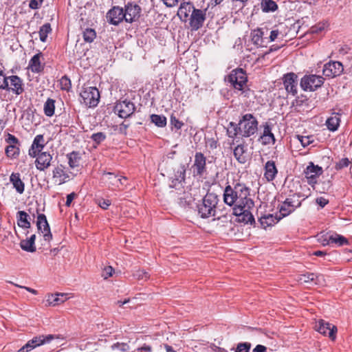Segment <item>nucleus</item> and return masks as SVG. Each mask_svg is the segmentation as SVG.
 Wrapping results in <instances>:
<instances>
[{"mask_svg": "<svg viewBox=\"0 0 352 352\" xmlns=\"http://www.w3.org/2000/svg\"><path fill=\"white\" fill-rule=\"evenodd\" d=\"M224 203L230 206L237 207L243 205L245 208L252 206L253 199L250 188L243 183H236L233 186L228 185L223 192Z\"/></svg>", "mask_w": 352, "mask_h": 352, "instance_id": "f257e3e1", "label": "nucleus"}, {"mask_svg": "<svg viewBox=\"0 0 352 352\" xmlns=\"http://www.w3.org/2000/svg\"><path fill=\"white\" fill-rule=\"evenodd\" d=\"M258 121L251 113H246L242 116L238 124L230 122L227 129V133L230 138H234L237 135L242 138H249L254 135L258 130Z\"/></svg>", "mask_w": 352, "mask_h": 352, "instance_id": "f03ea898", "label": "nucleus"}, {"mask_svg": "<svg viewBox=\"0 0 352 352\" xmlns=\"http://www.w3.org/2000/svg\"><path fill=\"white\" fill-rule=\"evenodd\" d=\"M219 197L214 193L208 192L197 205L198 214L201 218L206 219L217 215Z\"/></svg>", "mask_w": 352, "mask_h": 352, "instance_id": "7ed1b4c3", "label": "nucleus"}, {"mask_svg": "<svg viewBox=\"0 0 352 352\" xmlns=\"http://www.w3.org/2000/svg\"><path fill=\"white\" fill-rule=\"evenodd\" d=\"M225 80L231 84V85L237 90L245 93L244 89L248 82V76L241 68L233 69L231 73L226 76Z\"/></svg>", "mask_w": 352, "mask_h": 352, "instance_id": "20e7f679", "label": "nucleus"}, {"mask_svg": "<svg viewBox=\"0 0 352 352\" xmlns=\"http://www.w3.org/2000/svg\"><path fill=\"white\" fill-rule=\"evenodd\" d=\"M80 98L82 103L89 107H94L98 104L100 93L96 87H87L81 91Z\"/></svg>", "mask_w": 352, "mask_h": 352, "instance_id": "39448f33", "label": "nucleus"}, {"mask_svg": "<svg viewBox=\"0 0 352 352\" xmlns=\"http://www.w3.org/2000/svg\"><path fill=\"white\" fill-rule=\"evenodd\" d=\"M254 208V202L252 201V206L249 208H245L244 206H241L233 208V214L237 217V220L239 222L244 223L245 224L250 223L252 224L255 223V220L254 216L252 214V210Z\"/></svg>", "mask_w": 352, "mask_h": 352, "instance_id": "423d86ee", "label": "nucleus"}, {"mask_svg": "<svg viewBox=\"0 0 352 352\" xmlns=\"http://www.w3.org/2000/svg\"><path fill=\"white\" fill-rule=\"evenodd\" d=\"M324 83V78L317 75H307L301 78L300 87L304 91H314Z\"/></svg>", "mask_w": 352, "mask_h": 352, "instance_id": "0eeeda50", "label": "nucleus"}, {"mask_svg": "<svg viewBox=\"0 0 352 352\" xmlns=\"http://www.w3.org/2000/svg\"><path fill=\"white\" fill-rule=\"evenodd\" d=\"M207 9H194L189 17V25L192 31H197L203 27L206 19Z\"/></svg>", "mask_w": 352, "mask_h": 352, "instance_id": "6e6552de", "label": "nucleus"}, {"mask_svg": "<svg viewBox=\"0 0 352 352\" xmlns=\"http://www.w3.org/2000/svg\"><path fill=\"white\" fill-rule=\"evenodd\" d=\"M8 88L3 89L8 91L12 92L17 96L22 94L24 89V83L23 80L16 75L7 76Z\"/></svg>", "mask_w": 352, "mask_h": 352, "instance_id": "1a4fd4ad", "label": "nucleus"}, {"mask_svg": "<svg viewBox=\"0 0 352 352\" xmlns=\"http://www.w3.org/2000/svg\"><path fill=\"white\" fill-rule=\"evenodd\" d=\"M114 110L118 113L119 117L126 118L134 113L135 106L132 102L124 100L117 102L114 107Z\"/></svg>", "mask_w": 352, "mask_h": 352, "instance_id": "9d476101", "label": "nucleus"}, {"mask_svg": "<svg viewBox=\"0 0 352 352\" xmlns=\"http://www.w3.org/2000/svg\"><path fill=\"white\" fill-rule=\"evenodd\" d=\"M283 82L286 91L295 96L298 93V76L293 72L287 73L283 77Z\"/></svg>", "mask_w": 352, "mask_h": 352, "instance_id": "9b49d317", "label": "nucleus"}, {"mask_svg": "<svg viewBox=\"0 0 352 352\" xmlns=\"http://www.w3.org/2000/svg\"><path fill=\"white\" fill-rule=\"evenodd\" d=\"M322 173V168L318 165H314L313 162H309V164L304 170V174L307 179V182L311 186L317 183V178Z\"/></svg>", "mask_w": 352, "mask_h": 352, "instance_id": "f8f14e48", "label": "nucleus"}, {"mask_svg": "<svg viewBox=\"0 0 352 352\" xmlns=\"http://www.w3.org/2000/svg\"><path fill=\"white\" fill-rule=\"evenodd\" d=\"M315 329L324 336H328L331 339L335 340L337 327L324 320L316 322Z\"/></svg>", "mask_w": 352, "mask_h": 352, "instance_id": "ddd939ff", "label": "nucleus"}, {"mask_svg": "<svg viewBox=\"0 0 352 352\" xmlns=\"http://www.w3.org/2000/svg\"><path fill=\"white\" fill-rule=\"evenodd\" d=\"M36 226L38 232L43 234L44 240L50 241L52 239L50 228L44 214H38L36 219Z\"/></svg>", "mask_w": 352, "mask_h": 352, "instance_id": "4468645a", "label": "nucleus"}, {"mask_svg": "<svg viewBox=\"0 0 352 352\" xmlns=\"http://www.w3.org/2000/svg\"><path fill=\"white\" fill-rule=\"evenodd\" d=\"M141 10L142 9L138 5L131 2L127 3L124 10V15H126L125 21L131 23L138 20L140 16Z\"/></svg>", "mask_w": 352, "mask_h": 352, "instance_id": "2eb2a0df", "label": "nucleus"}, {"mask_svg": "<svg viewBox=\"0 0 352 352\" xmlns=\"http://www.w3.org/2000/svg\"><path fill=\"white\" fill-rule=\"evenodd\" d=\"M124 9L119 6H113L107 13V21L114 25H118L124 19L125 20Z\"/></svg>", "mask_w": 352, "mask_h": 352, "instance_id": "dca6fc26", "label": "nucleus"}, {"mask_svg": "<svg viewBox=\"0 0 352 352\" xmlns=\"http://www.w3.org/2000/svg\"><path fill=\"white\" fill-rule=\"evenodd\" d=\"M343 70V65L340 62L333 61L325 64L322 72L325 76L333 78L340 76Z\"/></svg>", "mask_w": 352, "mask_h": 352, "instance_id": "f3484780", "label": "nucleus"}, {"mask_svg": "<svg viewBox=\"0 0 352 352\" xmlns=\"http://www.w3.org/2000/svg\"><path fill=\"white\" fill-rule=\"evenodd\" d=\"M52 156L47 152H39L36 155L35 161L36 167L38 170L43 171L51 165Z\"/></svg>", "mask_w": 352, "mask_h": 352, "instance_id": "a211bd4d", "label": "nucleus"}, {"mask_svg": "<svg viewBox=\"0 0 352 352\" xmlns=\"http://www.w3.org/2000/svg\"><path fill=\"white\" fill-rule=\"evenodd\" d=\"M69 177V175L65 170V167L62 164L57 166L52 170V178L58 185L65 183Z\"/></svg>", "mask_w": 352, "mask_h": 352, "instance_id": "6ab92c4d", "label": "nucleus"}, {"mask_svg": "<svg viewBox=\"0 0 352 352\" xmlns=\"http://www.w3.org/2000/svg\"><path fill=\"white\" fill-rule=\"evenodd\" d=\"M206 158L203 153L198 152L195 153L193 164L194 171L197 175H202L206 171Z\"/></svg>", "mask_w": 352, "mask_h": 352, "instance_id": "aec40b11", "label": "nucleus"}, {"mask_svg": "<svg viewBox=\"0 0 352 352\" xmlns=\"http://www.w3.org/2000/svg\"><path fill=\"white\" fill-rule=\"evenodd\" d=\"M194 9H195V8L191 2H183L179 6L177 16L182 21L186 22Z\"/></svg>", "mask_w": 352, "mask_h": 352, "instance_id": "412c9836", "label": "nucleus"}, {"mask_svg": "<svg viewBox=\"0 0 352 352\" xmlns=\"http://www.w3.org/2000/svg\"><path fill=\"white\" fill-rule=\"evenodd\" d=\"M44 138L43 135H37L32 142V144L29 149V155L32 157H36L38 153L41 152L44 147L43 144Z\"/></svg>", "mask_w": 352, "mask_h": 352, "instance_id": "4be33fe9", "label": "nucleus"}, {"mask_svg": "<svg viewBox=\"0 0 352 352\" xmlns=\"http://www.w3.org/2000/svg\"><path fill=\"white\" fill-rule=\"evenodd\" d=\"M322 242L324 245L335 243L338 245V246H342L345 244H348V240L344 236L336 233L331 235H325V238L322 240Z\"/></svg>", "mask_w": 352, "mask_h": 352, "instance_id": "5701e85b", "label": "nucleus"}, {"mask_svg": "<svg viewBox=\"0 0 352 352\" xmlns=\"http://www.w3.org/2000/svg\"><path fill=\"white\" fill-rule=\"evenodd\" d=\"M278 173V169L273 160L267 161L264 166V177L268 182L273 181Z\"/></svg>", "mask_w": 352, "mask_h": 352, "instance_id": "b1692460", "label": "nucleus"}, {"mask_svg": "<svg viewBox=\"0 0 352 352\" xmlns=\"http://www.w3.org/2000/svg\"><path fill=\"white\" fill-rule=\"evenodd\" d=\"M261 140L262 141V144L264 145H267L270 144H274L275 143V137L272 133V128L268 123H265L263 125V132L261 136Z\"/></svg>", "mask_w": 352, "mask_h": 352, "instance_id": "393cba45", "label": "nucleus"}, {"mask_svg": "<svg viewBox=\"0 0 352 352\" xmlns=\"http://www.w3.org/2000/svg\"><path fill=\"white\" fill-rule=\"evenodd\" d=\"M56 338V336L52 334L49 335H40L32 338L29 341L34 346V348L41 345L50 343L52 340Z\"/></svg>", "mask_w": 352, "mask_h": 352, "instance_id": "a878e982", "label": "nucleus"}, {"mask_svg": "<svg viewBox=\"0 0 352 352\" xmlns=\"http://www.w3.org/2000/svg\"><path fill=\"white\" fill-rule=\"evenodd\" d=\"M36 235L32 234L29 239L21 240L20 242L21 248L28 252H34L36 251L35 246Z\"/></svg>", "mask_w": 352, "mask_h": 352, "instance_id": "bb28decb", "label": "nucleus"}, {"mask_svg": "<svg viewBox=\"0 0 352 352\" xmlns=\"http://www.w3.org/2000/svg\"><path fill=\"white\" fill-rule=\"evenodd\" d=\"M10 181L17 192L22 194L24 192L25 184L21 179L19 173H12L10 177Z\"/></svg>", "mask_w": 352, "mask_h": 352, "instance_id": "cd10ccee", "label": "nucleus"}, {"mask_svg": "<svg viewBox=\"0 0 352 352\" xmlns=\"http://www.w3.org/2000/svg\"><path fill=\"white\" fill-rule=\"evenodd\" d=\"M66 296L63 293L48 295L47 298V305L56 306L64 302L67 299Z\"/></svg>", "mask_w": 352, "mask_h": 352, "instance_id": "c85d7f7f", "label": "nucleus"}, {"mask_svg": "<svg viewBox=\"0 0 352 352\" xmlns=\"http://www.w3.org/2000/svg\"><path fill=\"white\" fill-rule=\"evenodd\" d=\"M340 122V114L333 113L326 121V125L329 131H335L338 129Z\"/></svg>", "mask_w": 352, "mask_h": 352, "instance_id": "c756f323", "label": "nucleus"}, {"mask_svg": "<svg viewBox=\"0 0 352 352\" xmlns=\"http://www.w3.org/2000/svg\"><path fill=\"white\" fill-rule=\"evenodd\" d=\"M245 152L246 149L245 146L243 144L236 146L234 149V156L236 160L241 164H245L247 161Z\"/></svg>", "mask_w": 352, "mask_h": 352, "instance_id": "7c9ffc66", "label": "nucleus"}, {"mask_svg": "<svg viewBox=\"0 0 352 352\" xmlns=\"http://www.w3.org/2000/svg\"><path fill=\"white\" fill-rule=\"evenodd\" d=\"M41 56V53H38L35 54L30 60L28 67L31 69L32 72L38 73L42 70V67L41 65L40 58Z\"/></svg>", "mask_w": 352, "mask_h": 352, "instance_id": "2f4dec72", "label": "nucleus"}, {"mask_svg": "<svg viewBox=\"0 0 352 352\" xmlns=\"http://www.w3.org/2000/svg\"><path fill=\"white\" fill-rule=\"evenodd\" d=\"M17 224L22 228H30V222L28 220L29 215L25 211H19L16 214Z\"/></svg>", "mask_w": 352, "mask_h": 352, "instance_id": "473e14b6", "label": "nucleus"}, {"mask_svg": "<svg viewBox=\"0 0 352 352\" xmlns=\"http://www.w3.org/2000/svg\"><path fill=\"white\" fill-rule=\"evenodd\" d=\"M261 8L263 12H273L278 9V5L273 0H262Z\"/></svg>", "mask_w": 352, "mask_h": 352, "instance_id": "72a5a7b5", "label": "nucleus"}, {"mask_svg": "<svg viewBox=\"0 0 352 352\" xmlns=\"http://www.w3.org/2000/svg\"><path fill=\"white\" fill-rule=\"evenodd\" d=\"M68 163L72 168L78 167L80 164V157L78 152L73 151L67 155Z\"/></svg>", "mask_w": 352, "mask_h": 352, "instance_id": "f704fd0d", "label": "nucleus"}, {"mask_svg": "<svg viewBox=\"0 0 352 352\" xmlns=\"http://www.w3.org/2000/svg\"><path fill=\"white\" fill-rule=\"evenodd\" d=\"M295 209L287 199L282 204L279 209L280 214L283 217L289 215Z\"/></svg>", "mask_w": 352, "mask_h": 352, "instance_id": "c9c22d12", "label": "nucleus"}, {"mask_svg": "<svg viewBox=\"0 0 352 352\" xmlns=\"http://www.w3.org/2000/svg\"><path fill=\"white\" fill-rule=\"evenodd\" d=\"M263 32L261 29H256L252 32L251 37L252 43L256 45H263Z\"/></svg>", "mask_w": 352, "mask_h": 352, "instance_id": "e433bc0d", "label": "nucleus"}, {"mask_svg": "<svg viewBox=\"0 0 352 352\" xmlns=\"http://www.w3.org/2000/svg\"><path fill=\"white\" fill-rule=\"evenodd\" d=\"M279 219L274 217L272 214H268L267 216L262 217L259 221L262 226L265 228L268 226H271L278 221Z\"/></svg>", "mask_w": 352, "mask_h": 352, "instance_id": "4c0bfd02", "label": "nucleus"}, {"mask_svg": "<svg viewBox=\"0 0 352 352\" xmlns=\"http://www.w3.org/2000/svg\"><path fill=\"white\" fill-rule=\"evenodd\" d=\"M5 153L8 157L15 159L19 155V147L18 145H8L6 148Z\"/></svg>", "mask_w": 352, "mask_h": 352, "instance_id": "58836bf2", "label": "nucleus"}, {"mask_svg": "<svg viewBox=\"0 0 352 352\" xmlns=\"http://www.w3.org/2000/svg\"><path fill=\"white\" fill-rule=\"evenodd\" d=\"M55 101L53 99L48 98L47 101L44 104V113L45 114L48 116L51 117L54 114V109H55V105H54Z\"/></svg>", "mask_w": 352, "mask_h": 352, "instance_id": "ea45409f", "label": "nucleus"}, {"mask_svg": "<svg viewBox=\"0 0 352 352\" xmlns=\"http://www.w3.org/2000/svg\"><path fill=\"white\" fill-rule=\"evenodd\" d=\"M151 121L158 127H164L166 125V118L163 115L152 114Z\"/></svg>", "mask_w": 352, "mask_h": 352, "instance_id": "a19ab883", "label": "nucleus"}, {"mask_svg": "<svg viewBox=\"0 0 352 352\" xmlns=\"http://www.w3.org/2000/svg\"><path fill=\"white\" fill-rule=\"evenodd\" d=\"M51 31H52V28H51V25L50 23H45L43 25H42L40 28L39 32H38L40 40L42 42H45L47 35L49 33L51 32Z\"/></svg>", "mask_w": 352, "mask_h": 352, "instance_id": "79ce46f5", "label": "nucleus"}, {"mask_svg": "<svg viewBox=\"0 0 352 352\" xmlns=\"http://www.w3.org/2000/svg\"><path fill=\"white\" fill-rule=\"evenodd\" d=\"M107 179L109 181V182L117 187L119 186V184H123L122 181L126 180V178L124 177H118L113 173H107Z\"/></svg>", "mask_w": 352, "mask_h": 352, "instance_id": "37998d69", "label": "nucleus"}, {"mask_svg": "<svg viewBox=\"0 0 352 352\" xmlns=\"http://www.w3.org/2000/svg\"><path fill=\"white\" fill-rule=\"evenodd\" d=\"M318 276L314 273H309L306 274H302L299 278V281L301 283H314V284H317Z\"/></svg>", "mask_w": 352, "mask_h": 352, "instance_id": "c03bdc74", "label": "nucleus"}, {"mask_svg": "<svg viewBox=\"0 0 352 352\" xmlns=\"http://www.w3.org/2000/svg\"><path fill=\"white\" fill-rule=\"evenodd\" d=\"M83 39L87 43H91L96 38V31L92 28H87L82 33Z\"/></svg>", "mask_w": 352, "mask_h": 352, "instance_id": "a18cd8bd", "label": "nucleus"}, {"mask_svg": "<svg viewBox=\"0 0 352 352\" xmlns=\"http://www.w3.org/2000/svg\"><path fill=\"white\" fill-rule=\"evenodd\" d=\"M186 168L184 165H181L178 167L177 171L174 175L173 179L178 182H182L185 179Z\"/></svg>", "mask_w": 352, "mask_h": 352, "instance_id": "49530a36", "label": "nucleus"}, {"mask_svg": "<svg viewBox=\"0 0 352 352\" xmlns=\"http://www.w3.org/2000/svg\"><path fill=\"white\" fill-rule=\"evenodd\" d=\"M301 197V195L300 193L293 194L289 197L287 198L290 204L292 205L294 208L296 210L297 208H299L301 206V201L300 198Z\"/></svg>", "mask_w": 352, "mask_h": 352, "instance_id": "de8ad7c7", "label": "nucleus"}, {"mask_svg": "<svg viewBox=\"0 0 352 352\" xmlns=\"http://www.w3.org/2000/svg\"><path fill=\"white\" fill-rule=\"evenodd\" d=\"M113 352H124L129 349V346L126 343L117 342L111 346Z\"/></svg>", "mask_w": 352, "mask_h": 352, "instance_id": "09e8293b", "label": "nucleus"}, {"mask_svg": "<svg viewBox=\"0 0 352 352\" xmlns=\"http://www.w3.org/2000/svg\"><path fill=\"white\" fill-rule=\"evenodd\" d=\"M60 87L63 90L68 91L72 87V83L70 79L66 76H63L60 80Z\"/></svg>", "mask_w": 352, "mask_h": 352, "instance_id": "8fccbe9b", "label": "nucleus"}, {"mask_svg": "<svg viewBox=\"0 0 352 352\" xmlns=\"http://www.w3.org/2000/svg\"><path fill=\"white\" fill-rule=\"evenodd\" d=\"M133 276L138 280H146L149 278L148 273L143 270H136L133 273Z\"/></svg>", "mask_w": 352, "mask_h": 352, "instance_id": "3c124183", "label": "nucleus"}, {"mask_svg": "<svg viewBox=\"0 0 352 352\" xmlns=\"http://www.w3.org/2000/svg\"><path fill=\"white\" fill-rule=\"evenodd\" d=\"M106 138V135L102 132H98L94 133L91 136V139L96 142L97 144H99L102 142H103Z\"/></svg>", "mask_w": 352, "mask_h": 352, "instance_id": "603ef678", "label": "nucleus"}, {"mask_svg": "<svg viewBox=\"0 0 352 352\" xmlns=\"http://www.w3.org/2000/svg\"><path fill=\"white\" fill-rule=\"evenodd\" d=\"M251 348L250 342H242L237 344L235 352H249Z\"/></svg>", "mask_w": 352, "mask_h": 352, "instance_id": "864d4df0", "label": "nucleus"}, {"mask_svg": "<svg viewBox=\"0 0 352 352\" xmlns=\"http://www.w3.org/2000/svg\"><path fill=\"white\" fill-rule=\"evenodd\" d=\"M170 124L177 130L181 129L184 123L179 121L173 114L171 115L170 119Z\"/></svg>", "mask_w": 352, "mask_h": 352, "instance_id": "5fc2aeb1", "label": "nucleus"}, {"mask_svg": "<svg viewBox=\"0 0 352 352\" xmlns=\"http://www.w3.org/2000/svg\"><path fill=\"white\" fill-rule=\"evenodd\" d=\"M113 272L114 270L111 266L105 267L102 271V276L104 279H107L109 277L112 276Z\"/></svg>", "mask_w": 352, "mask_h": 352, "instance_id": "6e6d98bb", "label": "nucleus"}, {"mask_svg": "<svg viewBox=\"0 0 352 352\" xmlns=\"http://www.w3.org/2000/svg\"><path fill=\"white\" fill-rule=\"evenodd\" d=\"M6 142L8 145H19V140L13 135L8 133L6 139Z\"/></svg>", "mask_w": 352, "mask_h": 352, "instance_id": "4d7b16f0", "label": "nucleus"}, {"mask_svg": "<svg viewBox=\"0 0 352 352\" xmlns=\"http://www.w3.org/2000/svg\"><path fill=\"white\" fill-rule=\"evenodd\" d=\"M349 164V160L348 158H342L340 160L336 165V168L337 170L342 169L343 168L347 167Z\"/></svg>", "mask_w": 352, "mask_h": 352, "instance_id": "13d9d810", "label": "nucleus"}, {"mask_svg": "<svg viewBox=\"0 0 352 352\" xmlns=\"http://www.w3.org/2000/svg\"><path fill=\"white\" fill-rule=\"evenodd\" d=\"M7 76H4L3 72L0 70V89L8 88Z\"/></svg>", "mask_w": 352, "mask_h": 352, "instance_id": "bf43d9fd", "label": "nucleus"}, {"mask_svg": "<svg viewBox=\"0 0 352 352\" xmlns=\"http://www.w3.org/2000/svg\"><path fill=\"white\" fill-rule=\"evenodd\" d=\"M35 349L34 346L28 341L24 346H23L18 352H30Z\"/></svg>", "mask_w": 352, "mask_h": 352, "instance_id": "052dcab7", "label": "nucleus"}, {"mask_svg": "<svg viewBox=\"0 0 352 352\" xmlns=\"http://www.w3.org/2000/svg\"><path fill=\"white\" fill-rule=\"evenodd\" d=\"M43 0H31L29 4L30 8L36 10L41 6Z\"/></svg>", "mask_w": 352, "mask_h": 352, "instance_id": "680f3d73", "label": "nucleus"}, {"mask_svg": "<svg viewBox=\"0 0 352 352\" xmlns=\"http://www.w3.org/2000/svg\"><path fill=\"white\" fill-rule=\"evenodd\" d=\"M136 351L137 352H152V346L147 344H144L142 346L138 347Z\"/></svg>", "mask_w": 352, "mask_h": 352, "instance_id": "e2e57ef3", "label": "nucleus"}, {"mask_svg": "<svg viewBox=\"0 0 352 352\" xmlns=\"http://www.w3.org/2000/svg\"><path fill=\"white\" fill-rule=\"evenodd\" d=\"M324 29V24H318L311 27V30L313 33H318Z\"/></svg>", "mask_w": 352, "mask_h": 352, "instance_id": "0e129e2a", "label": "nucleus"}, {"mask_svg": "<svg viewBox=\"0 0 352 352\" xmlns=\"http://www.w3.org/2000/svg\"><path fill=\"white\" fill-rule=\"evenodd\" d=\"M299 140L300 141L302 145L305 147L308 145H309V144L311 142V141L310 140V137L307 136V137H300L299 138Z\"/></svg>", "mask_w": 352, "mask_h": 352, "instance_id": "69168bd1", "label": "nucleus"}, {"mask_svg": "<svg viewBox=\"0 0 352 352\" xmlns=\"http://www.w3.org/2000/svg\"><path fill=\"white\" fill-rule=\"evenodd\" d=\"M99 206L103 209H107V208L111 205V201L108 199H102L99 201Z\"/></svg>", "mask_w": 352, "mask_h": 352, "instance_id": "338daca9", "label": "nucleus"}, {"mask_svg": "<svg viewBox=\"0 0 352 352\" xmlns=\"http://www.w3.org/2000/svg\"><path fill=\"white\" fill-rule=\"evenodd\" d=\"M252 352H267V348L261 344H258L253 349Z\"/></svg>", "mask_w": 352, "mask_h": 352, "instance_id": "774afa93", "label": "nucleus"}]
</instances>
